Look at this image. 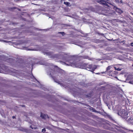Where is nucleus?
Instances as JSON below:
<instances>
[{"instance_id": "obj_1", "label": "nucleus", "mask_w": 133, "mask_h": 133, "mask_svg": "<svg viewBox=\"0 0 133 133\" xmlns=\"http://www.w3.org/2000/svg\"><path fill=\"white\" fill-rule=\"evenodd\" d=\"M26 121H28V123H30L31 125H30V127L32 129H36L37 128L38 126V123H36L34 121H32L30 119L29 117H26Z\"/></svg>"}, {"instance_id": "obj_2", "label": "nucleus", "mask_w": 133, "mask_h": 133, "mask_svg": "<svg viewBox=\"0 0 133 133\" xmlns=\"http://www.w3.org/2000/svg\"><path fill=\"white\" fill-rule=\"evenodd\" d=\"M101 124L102 125V126L104 129L110 130L111 126L108 123L103 121L102 122Z\"/></svg>"}, {"instance_id": "obj_3", "label": "nucleus", "mask_w": 133, "mask_h": 133, "mask_svg": "<svg viewBox=\"0 0 133 133\" xmlns=\"http://www.w3.org/2000/svg\"><path fill=\"white\" fill-rule=\"evenodd\" d=\"M126 111L124 109H121L118 112V114L119 116H121V115L120 114H124V115L125 116L126 115Z\"/></svg>"}, {"instance_id": "obj_4", "label": "nucleus", "mask_w": 133, "mask_h": 133, "mask_svg": "<svg viewBox=\"0 0 133 133\" xmlns=\"http://www.w3.org/2000/svg\"><path fill=\"white\" fill-rule=\"evenodd\" d=\"M113 9L119 13L121 14L122 12V11L121 10L115 6H114Z\"/></svg>"}, {"instance_id": "obj_5", "label": "nucleus", "mask_w": 133, "mask_h": 133, "mask_svg": "<svg viewBox=\"0 0 133 133\" xmlns=\"http://www.w3.org/2000/svg\"><path fill=\"white\" fill-rule=\"evenodd\" d=\"M71 66L74 67H78V68H80L81 66H79V65H78L77 64H75V63H71Z\"/></svg>"}, {"instance_id": "obj_6", "label": "nucleus", "mask_w": 133, "mask_h": 133, "mask_svg": "<svg viewBox=\"0 0 133 133\" xmlns=\"http://www.w3.org/2000/svg\"><path fill=\"white\" fill-rule=\"evenodd\" d=\"M97 68V66H96L95 65H92V68H91V71L93 72Z\"/></svg>"}, {"instance_id": "obj_7", "label": "nucleus", "mask_w": 133, "mask_h": 133, "mask_svg": "<svg viewBox=\"0 0 133 133\" xmlns=\"http://www.w3.org/2000/svg\"><path fill=\"white\" fill-rule=\"evenodd\" d=\"M127 121L129 122L133 123V117H130Z\"/></svg>"}, {"instance_id": "obj_8", "label": "nucleus", "mask_w": 133, "mask_h": 133, "mask_svg": "<svg viewBox=\"0 0 133 133\" xmlns=\"http://www.w3.org/2000/svg\"><path fill=\"white\" fill-rule=\"evenodd\" d=\"M89 109H90V110L92 111L93 112H97V111H96L94 108L92 107H90V108H89Z\"/></svg>"}, {"instance_id": "obj_9", "label": "nucleus", "mask_w": 133, "mask_h": 133, "mask_svg": "<svg viewBox=\"0 0 133 133\" xmlns=\"http://www.w3.org/2000/svg\"><path fill=\"white\" fill-rule=\"evenodd\" d=\"M110 119H111L113 122L115 123H117V122L115 120H114L112 117H109Z\"/></svg>"}, {"instance_id": "obj_10", "label": "nucleus", "mask_w": 133, "mask_h": 133, "mask_svg": "<svg viewBox=\"0 0 133 133\" xmlns=\"http://www.w3.org/2000/svg\"><path fill=\"white\" fill-rule=\"evenodd\" d=\"M64 4L67 5V6H70V3L68 2H64Z\"/></svg>"}, {"instance_id": "obj_11", "label": "nucleus", "mask_w": 133, "mask_h": 133, "mask_svg": "<svg viewBox=\"0 0 133 133\" xmlns=\"http://www.w3.org/2000/svg\"><path fill=\"white\" fill-rule=\"evenodd\" d=\"M114 68L115 70H116L118 71H120L122 70V69L119 68H117V67H114Z\"/></svg>"}, {"instance_id": "obj_12", "label": "nucleus", "mask_w": 133, "mask_h": 133, "mask_svg": "<svg viewBox=\"0 0 133 133\" xmlns=\"http://www.w3.org/2000/svg\"><path fill=\"white\" fill-rule=\"evenodd\" d=\"M87 68L89 69L90 70H91L92 68V65H88V66L87 67Z\"/></svg>"}, {"instance_id": "obj_13", "label": "nucleus", "mask_w": 133, "mask_h": 133, "mask_svg": "<svg viewBox=\"0 0 133 133\" xmlns=\"http://www.w3.org/2000/svg\"><path fill=\"white\" fill-rule=\"evenodd\" d=\"M48 74L49 75H50L52 77H53V78L54 77L53 76V74H52V73H48Z\"/></svg>"}, {"instance_id": "obj_14", "label": "nucleus", "mask_w": 133, "mask_h": 133, "mask_svg": "<svg viewBox=\"0 0 133 133\" xmlns=\"http://www.w3.org/2000/svg\"><path fill=\"white\" fill-rule=\"evenodd\" d=\"M106 2L105 1L103 0H102L101 4L104 5V4H105V3Z\"/></svg>"}, {"instance_id": "obj_15", "label": "nucleus", "mask_w": 133, "mask_h": 133, "mask_svg": "<svg viewBox=\"0 0 133 133\" xmlns=\"http://www.w3.org/2000/svg\"><path fill=\"white\" fill-rule=\"evenodd\" d=\"M46 54L48 55L49 56H50L52 55V53L50 52H48L46 53Z\"/></svg>"}, {"instance_id": "obj_16", "label": "nucleus", "mask_w": 133, "mask_h": 133, "mask_svg": "<svg viewBox=\"0 0 133 133\" xmlns=\"http://www.w3.org/2000/svg\"><path fill=\"white\" fill-rule=\"evenodd\" d=\"M46 131V130H45V128H44L42 129V132H43L44 133Z\"/></svg>"}, {"instance_id": "obj_17", "label": "nucleus", "mask_w": 133, "mask_h": 133, "mask_svg": "<svg viewBox=\"0 0 133 133\" xmlns=\"http://www.w3.org/2000/svg\"><path fill=\"white\" fill-rule=\"evenodd\" d=\"M102 0H97V2L98 3H99L100 4H101Z\"/></svg>"}, {"instance_id": "obj_18", "label": "nucleus", "mask_w": 133, "mask_h": 133, "mask_svg": "<svg viewBox=\"0 0 133 133\" xmlns=\"http://www.w3.org/2000/svg\"><path fill=\"white\" fill-rule=\"evenodd\" d=\"M107 2H106L105 3V4H104V5H105V6H106L107 7H109V6L108 4L107 3Z\"/></svg>"}, {"instance_id": "obj_19", "label": "nucleus", "mask_w": 133, "mask_h": 133, "mask_svg": "<svg viewBox=\"0 0 133 133\" xmlns=\"http://www.w3.org/2000/svg\"><path fill=\"white\" fill-rule=\"evenodd\" d=\"M110 66H108L107 68V71L109 70L110 69Z\"/></svg>"}, {"instance_id": "obj_20", "label": "nucleus", "mask_w": 133, "mask_h": 133, "mask_svg": "<svg viewBox=\"0 0 133 133\" xmlns=\"http://www.w3.org/2000/svg\"><path fill=\"white\" fill-rule=\"evenodd\" d=\"M115 2L116 3H119V1L118 0H115Z\"/></svg>"}, {"instance_id": "obj_21", "label": "nucleus", "mask_w": 133, "mask_h": 133, "mask_svg": "<svg viewBox=\"0 0 133 133\" xmlns=\"http://www.w3.org/2000/svg\"><path fill=\"white\" fill-rule=\"evenodd\" d=\"M46 128L49 129H51L50 127L48 126L46 127Z\"/></svg>"}, {"instance_id": "obj_22", "label": "nucleus", "mask_w": 133, "mask_h": 133, "mask_svg": "<svg viewBox=\"0 0 133 133\" xmlns=\"http://www.w3.org/2000/svg\"><path fill=\"white\" fill-rule=\"evenodd\" d=\"M122 117L123 118L126 119L128 118V117Z\"/></svg>"}, {"instance_id": "obj_23", "label": "nucleus", "mask_w": 133, "mask_h": 133, "mask_svg": "<svg viewBox=\"0 0 133 133\" xmlns=\"http://www.w3.org/2000/svg\"><path fill=\"white\" fill-rule=\"evenodd\" d=\"M129 83L131 84H133V82L132 81H130L129 82Z\"/></svg>"}, {"instance_id": "obj_24", "label": "nucleus", "mask_w": 133, "mask_h": 133, "mask_svg": "<svg viewBox=\"0 0 133 133\" xmlns=\"http://www.w3.org/2000/svg\"><path fill=\"white\" fill-rule=\"evenodd\" d=\"M59 33L62 34L63 35L64 34V32H60Z\"/></svg>"}, {"instance_id": "obj_25", "label": "nucleus", "mask_w": 133, "mask_h": 133, "mask_svg": "<svg viewBox=\"0 0 133 133\" xmlns=\"http://www.w3.org/2000/svg\"><path fill=\"white\" fill-rule=\"evenodd\" d=\"M107 3L109 4H110V5H112L113 6H114V5L112 4H111V3H109V2H107Z\"/></svg>"}, {"instance_id": "obj_26", "label": "nucleus", "mask_w": 133, "mask_h": 133, "mask_svg": "<svg viewBox=\"0 0 133 133\" xmlns=\"http://www.w3.org/2000/svg\"><path fill=\"white\" fill-rule=\"evenodd\" d=\"M88 58V56H85V57H84V58L85 59H87Z\"/></svg>"}, {"instance_id": "obj_27", "label": "nucleus", "mask_w": 133, "mask_h": 133, "mask_svg": "<svg viewBox=\"0 0 133 133\" xmlns=\"http://www.w3.org/2000/svg\"><path fill=\"white\" fill-rule=\"evenodd\" d=\"M131 46H133V42L131 43Z\"/></svg>"}, {"instance_id": "obj_28", "label": "nucleus", "mask_w": 133, "mask_h": 133, "mask_svg": "<svg viewBox=\"0 0 133 133\" xmlns=\"http://www.w3.org/2000/svg\"><path fill=\"white\" fill-rule=\"evenodd\" d=\"M40 116L42 117V116H44L43 115V114H42V113L41 114V115Z\"/></svg>"}, {"instance_id": "obj_29", "label": "nucleus", "mask_w": 133, "mask_h": 133, "mask_svg": "<svg viewBox=\"0 0 133 133\" xmlns=\"http://www.w3.org/2000/svg\"><path fill=\"white\" fill-rule=\"evenodd\" d=\"M120 2L121 3H123V1L122 0H121L120 1Z\"/></svg>"}, {"instance_id": "obj_30", "label": "nucleus", "mask_w": 133, "mask_h": 133, "mask_svg": "<svg viewBox=\"0 0 133 133\" xmlns=\"http://www.w3.org/2000/svg\"><path fill=\"white\" fill-rule=\"evenodd\" d=\"M42 118V119H44L45 118V117H41Z\"/></svg>"}, {"instance_id": "obj_31", "label": "nucleus", "mask_w": 133, "mask_h": 133, "mask_svg": "<svg viewBox=\"0 0 133 133\" xmlns=\"http://www.w3.org/2000/svg\"><path fill=\"white\" fill-rule=\"evenodd\" d=\"M12 117V118L13 119H14V118H16V117Z\"/></svg>"}, {"instance_id": "obj_32", "label": "nucleus", "mask_w": 133, "mask_h": 133, "mask_svg": "<svg viewBox=\"0 0 133 133\" xmlns=\"http://www.w3.org/2000/svg\"><path fill=\"white\" fill-rule=\"evenodd\" d=\"M3 41V42H6V41Z\"/></svg>"}, {"instance_id": "obj_33", "label": "nucleus", "mask_w": 133, "mask_h": 133, "mask_svg": "<svg viewBox=\"0 0 133 133\" xmlns=\"http://www.w3.org/2000/svg\"><path fill=\"white\" fill-rule=\"evenodd\" d=\"M52 71H53L54 73H55V72L53 70H52Z\"/></svg>"}, {"instance_id": "obj_34", "label": "nucleus", "mask_w": 133, "mask_h": 133, "mask_svg": "<svg viewBox=\"0 0 133 133\" xmlns=\"http://www.w3.org/2000/svg\"><path fill=\"white\" fill-rule=\"evenodd\" d=\"M55 82H56V81H55ZM57 82L58 83V84H59V82Z\"/></svg>"}, {"instance_id": "obj_35", "label": "nucleus", "mask_w": 133, "mask_h": 133, "mask_svg": "<svg viewBox=\"0 0 133 133\" xmlns=\"http://www.w3.org/2000/svg\"><path fill=\"white\" fill-rule=\"evenodd\" d=\"M132 66H133V63H132Z\"/></svg>"}, {"instance_id": "obj_36", "label": "nucleus", "mask_w": 133, "mask_h": 133, "mask_svg": "<svg viewBox=\"0 0 133 133\" xmlns=\"http://www.w3.org/2000/svg\"><path fill=\"white\" fill-rule=\"evenodd\" d=\"M48 117V118H49V117Z\"/></svg>"}, {"instance_id": "obj_37", "label": "nucleus", "mask_w": 133, "mask_h": 133, "mask_svg": "<svg viewBox=\"0 0 133 133\" xmlns=\"http://www.w3.org/2000/svg\"><path fill=\"white\" fill-rule=\"evenodd\" d=\"M45 116H46V115H45Z\"/></svg>"}, {"instance_id": "obj_38", "label": "nucleus", "mask_w": 133, "mask_h": 133, "mask_svg": "<svg viewBox=\"0 0 133 133\" xmlns=\"http://www.w3.org/2000/svg\"><path fill=\"white\" fill-rule=\"evenodd\" d=\"M61 2H62V0H61Z\"/></svg>"}, {"instance_id": "obj_39", "label": "nucleus", "mask_w": 133, "mask_h": 133, "mask_svg": "<svg viewBox=\"0 0 133 133\" xmlns=\"http://www.w3.org/2000/svg\"><path fill=\"white\" fill-rule=\"evenodd\" d=\"M33 66V65H31V66Z\"/></svg>"}, {"instance_id": "obj_40", "label": "nucleus", "mask_w": 133, "mask_h": 133, "mask_svg": "<svg viewBox=\"0 0 133 133\" xmlns=\"http://www.w3.org/2000/svg\"><path fill=\"white\" fill-rule=\"evenodd\" d=\"M132 131L133 132V131Z\"/></svg>"}]
</instances>
